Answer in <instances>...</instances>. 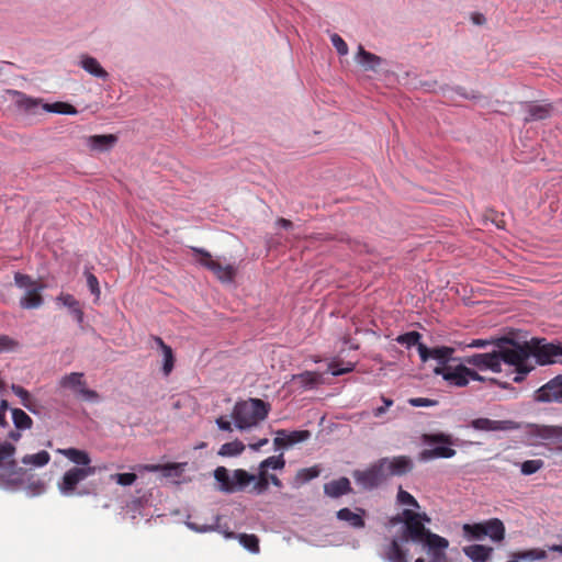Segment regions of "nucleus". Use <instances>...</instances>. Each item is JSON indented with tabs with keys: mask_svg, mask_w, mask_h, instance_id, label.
<instances>
[{
	"mask_svg": "<svg viewBox=\"0 0 562 562\" xmlns=\"http://www.w3.org/2000/svg\"><path fill=\"white\" fill-rule=\"evenodd\" d=\"M403 526L400 530L387 538V543L383 547L380 558L386 562H409V541L416 539L415 510L404 508L401 513Z\"/></svg>",
	"mask_w": 562,
	"mask_h": 562,
	"instance_id": "f257e3e1",
	"label": "nucleus"
},
{
	"mask_svg": "<svg viewBox=\"0 0 562 562\" xmlns=\"http://www.w3.org/2000/svg\"><path fill=\"white\" fill-rule=\"evenodd\" d=\"M420 442L427 448L418 452L417 459L426 463L436 459L453 458L457 453L453 447L459 445V439L448 432L436 431L423 434Z\"/></svg>",
	"mask_w": 562,
	"mask_h": 562,
	"instance_id": "f03ea898",
	"label": "nucleus"
},
{
	"mask_svg": "<svg viewBox=\"0 0 562 562\" xmlns=\"http://www.w3.org/2000/svg\"><path fill=\"white\" fill-rule=\"evenodd\" d=\"M271 409L269 402L261 398L250 397L247 401H238L234 405L232 418L235 427L240 430H248L266 419Z\"/></svg>",
	"mask_w": 562,
	"mask_h": 562,
	"instance_id": "7ed1b4c3",
	"label": "nucleus"
},
{
	"mask_svg": "<svg viewBox=\"0 0 562 562\" xmlns=\"http://www.w3.org/2000/svg\"><path fill=\"white\" fill-rule=\"evenodd\" d=\"M213 476L216 483V490L224 494L243 492L256 479L255 474L249 473L244 469L229 471L223 465H218L213 471Z\"/></svg>",
	"mask_w": 562,
	"mask_h": 562,
	"instance_id": "20e7f679",
	"label": "nucleus"
},
{
	"mask_svg": "<svg viewBox=\"0 0 562 562\" xmlns=\"http://www.w3.org/2000/svg\"><path fill=\"white\" fill-rule=\"evenodd\" d=\"M14 284L16 288L24 290V295L20 299V306L24 310L38 308L44 304L42 291L46 289V284L42 281L34 280L31 276L15 272Z\"/></svg>",
	"mask_w": 562,
	"mask_h": 562,
	"instance_id": "39448f33",
	"label": "nucleus"
},
{
	"mask_svg": "<svg viewBox=\"0 0 562 562\" xmlns=\"http://www.w3.org/2000/svg\"><path fill=\"white\" fill-rule=\"evenodd\" d=\"M531 356L540 367L562 364V341H549L544 337L531 338Z\"/></svg>",
	"mask_w": 562,
	"mask_h": 562,
	"instance_id": "423d86ee",
	"label": "nucleus"
},
{
	"mask_svg": "<svg viewBox=\"0 0 562 562\" xmlns=\"http://www.w3.org/2000/svg\"><path fill=\"white\" fill-rule=\"evenodd\" d=\"M385 462L379 459L363 470H353L351 475L355 483L366 492L374 491L385 484L387 482L383 468Z\"/></svg>",
	"mask_w": 562,
	"mask_h": 562,
	"instance_id": "0eeeda50",
	"label": "nucleus"
},
{
	"mask_svg": "<svg viewBox=\"0 0 562 562\" xmlns=\"http://www.w3.org/2000/svg\"><path fill=\"white\" fill-rule=\"evenodd\" d=\"M194 260L202 267L212 271L222 283H232L236 277V268L233 265L223 266L214 260L212 255L204 248L191 247Z\"/></svg>",
	"mask_w": 562,
	"mask_h": 562,
	"instance_id": "6e6552de",
	"label": "nucleus"
},
{
	"mask_svg": "<svg viewBox=\"0 0 562 562\" xmlns=\"http://www.w3.org/2000/svg\"><path fill=\"white\" fill-rule=\"evenodd\" d=\"M409 543L420 546L422 550L428 554L430 562H440L448 557L449 540L432 531H426L422 537L418 535Z\"/></svg>",
	"mask_w": 562,
	"mask_h": 562,
	"instance_id": "1a4fd4ad",
	"label": "nucleus"
},
{
	"mask_svg": "<svg viewBox=\"0 0 562 562\" xmlns=\"http://www.w3.org/2000/svg\"><path fill=\"white\" fill-rule=\"evenodd\" d=\"M456 348L451 346L440 345L428 347L427 345L418 346V356L423 363L429 360L437 362L436 368H448L451 363L462 360V357H456Z\"/></svg>",
	"mask_w": 562,
	"mask_h": 562,
	"instance_id": "9d476101",
	"label": "nucleus"
},
{
	"mask_svg": "<svg viewBox=\"0 0 562 562\" xmlns=\"http://www.w3.org/2000/svg\"><path fill=\"white\" fill-rule=\"evenodd\" d=\"M26 471L19 467L15 460H9L0 465V490L15 493L25 484Z\"/></svg>",
	"mask_w": 562,
	"mask_h": 562,
	"instance_id": "9b49d317",
	"label": "nucleus"
},
{
	"mask_svg": "<svg viewBox=\"0 0 562 562\" xmlns=\"http://www.w3.org/2000/svg\"><path fill=\"white\" fill-rule=\"evenodd\" d=\"M468 363L459 360L451 363L448 368H434L432 373L441 376L448 385L454 387L468 386Z\"/></svg>",
	"mask_w": 562,
	"mask_h": 562,
	"instance_id": "f8f14e48",
	"label": "nucleus"
},
{
	"mask_svg": "<svg viewBox=\"0 0 562 562\" xmlns=\"http://www.w3.org/2000/svg\"><path fill=\"white\" fill-rule=\"evenodd\" d=\"M533 401L537 403L562 404V374L550 379L547 383L533 392Z\"/></svg>",
	"mask_w": 562,
	"mask_h": 562,
	"instance_id": "ddd939ff",
	"label": "nucleus"
},
{
	"mask_svg": "<svg viewBox=\"0 0 562 562\" xmlns=\"http://www.w3.org/2000/svg\"><path fill=\"white\" fill-rule=\"evenodd\" d=\"M468 427L484 432L513 431L520 429V424L512 419L494 420L487 417H479L470 420Z\"/></svg>",
	"mask_w": 562,
	"mask_h": 562,
	"instance_id": "4468645a",
	"label": "nucleus"
},
{
	"mask_svg": "<svg viewBox=\"0 0 562 562\" xmlns=\"http://www.w3.org/2000/svg\"><path fill=\"white\" fill-rule=\"evenodd\" d=\"M498 351L504 360V363L513 367H519L520 363L527 362L529 358H532L531 339L529 341L518 340L508 349Z\"/></svg>",
	"mask_w": 562,
	"mask_h": 562,
	"instance_id": "2eb2a0df",
	"label": "nucleus"
},
{
	"mask_svg": "<svg viewBox=\"0 0 562 562\" xmlns=\"http://www.w3.org/2000/svg\"><path fill=\"white\" fill-rule=\"evenodd\" d=\"M524 111L526 113L524 117V123L529 124L532 122L544 121L552 116L554 112V106L551 102H537V101H526L521 103Z\"/></svg>",
	"mask_w": 562,
	"mask_h": 562,
	"instance_id": "dca6fc26",
	"label": "nucleus"
},
{
	"mask_svg": "<svg viewBox=\"0 0 562 562\" xmlns=\"http://www.w3.org/2000/svg\"><path fill=\"white\" fill-rule=\"evenodd\" d=\"M380 460L386 461L383 468L387 480L391 476H403L414 469V462L408 456L383 457Z\"/></svg>",
	"mask_w": 562,
	"mask_h": 562,
	"instance_id": "f3484780",
	"label": "nucleus"
},
{
	"mask_svg": "<svg viewBox=\"0 0 562 562\" xmlns=\"http://www.w3.org/2000/svg\"><path fill=\"white\" fill-rule=\"evenodd\" d=\"M81 482L80 476L76 468H71L66 471L58 482V491L63 496L69 497L72 495L85 496L89 495L90 492L87 488H77V485Z\"/></svg>",
	"mask_w": 562,
	"mask_h": 562,
	"instance_id": "a211bd4d",
	"label": "nucleus"
},
{
	"mask_svg": "<svg viewBox=\"0 0 562 562\" xmlns=\"http://www.w3.org/2000/svg\"><path fill=\"white\" fill-rule=\"evenodd\" d=\"M221 519H222V516L216 515L214 517L213 522L210 525H207V524L201 525V524H198L194 521H186V525L189 529H191L195 532L204 533V532H210V531H217V532L222 533L225 539H235L238 533H235L234 531H232L227 524L222 525Z\"/></svg>",
	"mask_w": 562,
	"mask_h": 562,
	"instance_id": "6ab92c4d",
	"label": "nucleus"
},
{
	"mask_svg": "<svg viewBox=\"0 0 562 562\" xmlns=\"http://www.w3.org/2000/svg\"><path fill=\"white\" fill-rule=\"evenodd\" d=\"M367 510L362 507H356L355 512L348 507H342L336 512V518L347 522L353 529H362L366 527Z\"/></svg>",
	"mask_w": 562,
	"mask_h": 562,
	"instance_id": "aec40b11",
	"label": "nucleus"
},
{
	"mask_svg": "<svg viewBox=\"0 0 562 562\" xmlns=\"http://www.w3.org/2000/svg\"><path fill=\"white\" fill-rule=\"evenodd\" d=\"M119 137L115 134H94L87 138V146L92 151L109 153L117 144Z\"/></svg>",
	"mask_w": 562,
	"mask_h": 562,
	"instance_id": "412c9836",
	"label": "nucleus"
},
{
	"mask_svg": "<svg viewBox=\"0 0 562 562\" xmlns=\"http://www.w3.org/2000/svg\"><path fill=\"white\" fill-rule=\"evenodd\" d=\"M355 60L366 71L374 72L378 71L383 64H385V59L371 52L366 50V48L362 45L358 46L357 53L355 55Z\"/></svg>",
	"mask_w": 562,
	"mask_h": 562,
	"instance_id": "4be33fe9",
	"label": "nucleus"
},
{
	"mask_svg": "<svg viewBox=\"0 0 562 562\" xmlns=\"http://www.w3.org/2000/svg\"><path fill=\"white\" fill-rule=\"evenodd\" d=\"M55 301L57 304L68 308L69 314L74 317L80 327L83 325V310L80 305V302L72 294L61 292L58 296H56Z\"/></svg>",
	"mask_w": 562,
	"mask_h": 562,
	"instance_id": "5701e85b",
	"label": "nucleus"
},
{
	"mask_svg": "<svg viewBox=\"0 0 562 562\" xmlns=\"http://www.w3.org/2000/svg\"><path fill=\"white\" fill-rule=\"evenodd\" d=\"M351 493H353V490L347 476H340L324 484V494L330 498H339Z\"/></svg>",
	"mask_w": 562,
	"mask_h": 562,
	"instance_id": "b1692460",
	"label": "nucleus"
},
{
	"mask_svg": "<svg viewBox=\"0 0 562 562\" xmlns=\"http://www.w3.org/2000/svg\"><path fill=\"white\" fill-rule=\"evenodd\" d=\"M79 66L94 78L106 81L110 77L109 72L102 67L100 61L90 55H81Z\"/></svg>",
	"mask_w": 562,
	"mask_h": 562,
	"instance_id": "393cba45",
	"label": "nucleus"
},
{
	"mask_svg": "<svg viewBox=\"0 0 562 562\" xmlns=\"http://www.w3.org/2000/svg\"><path fill=\"white\" fill-rule=\"evenodd\" d=\"M462 551L472 562H490L494 549L490 546L474 543L463 547Z\"/></svg>",
	"mask_w": 562,
	"mask_h": 562,
	"instance_id": "a878e982",
	"label": "nucleus"
},
{
	"mask_svg": "<svg viewBox=\"0 0 562 562\" xmlns=\"http://www.w3.org/2000/svg\"><path fill=\"white\" fill-rule=\"evenodd\" d=\"M484 538H488L493 542H502L505 539V525L499 518H490L483 520Z\"/></svg>",
	"mask_w": 562,
	"mask_h": 562,
	"instance_id": "bb28decb",
	"label": "nucleus"
},
{
	"mask_svg": "<svg viewBox=\"0 0 562 562\" xmlns=\"http://www.w3.org/2000/svg\"><path fill=\"white\" fill-rule=\"evenodd\" d=\"M292 381L297 383L300 390L310 391L316 389L322 383V375L316 371H304L293 374Z\"/></svg>",
	"mask_w": 562,
	"mask_h": 562,
	"instance_id": "cd10ccee",
	"label": "nucleus"
},
{
	"mask_svg": "<svg viewBox=\"0 0 562 562\" xmlns=\"http://www.w3.org/2000/svg\"><path fill=\"white\" fill-rule=\"evenodd\" d=\"M9 93L15 98L16 106L30 114H37L38 109L42 108L40 99L29 97L24 92L18 90H9Z\"/></svg>",
	"mask_w": 562,
	"mask_h": 562,
	"instance_id": "c85d7f7f",
	"label": "nucleus"
},
{
	"mask_svg": "<svg viewBox=\"0 0 562 562\" xmlns=\"http://www.w3.org/2000/svg\"><path fill=\"white\" fill-rule=\"evenodd\" d=\"M153 340L155 342L156 348L159 349L164 356L161 370L164 375L167 376L171 373L175 366L173 350L170 346L166 345L165 341L158 336H153Z\"/></svg>",
	"mask_w": 562,
	"mask_h": 562,
	"instance_id": "c756f323",
	"label": "nucleus"
},
{
	"mask_svg": "<svg viewBox=\"0 0 562 562\" xmlns=\"http://www.w3.org/2000/svg\"><path fill=\"white\" fill-rule=\"evenodd\" d=\"M153 340L155 342L156 348L159 349L164 356L161 370L164 375L167 376L171 373L175 366L173 350L170 346L166 345L165 341L158 336H153Z\"/></svg>",
	"mask_w": 562,
	"mask_h": 562,
	"instance_id": "7c9ffc66",
	"label": "nucleus"
},
{
	"mask_svg": "<svg viewBox=\"0 0 562 562\" xmlns=\"http://www.w3.org/2000/svg\"><path fill=\"white\" fill-rule=\"evenodd\" d=\"M153 340L155 342L156 348L159 349L164 356L161 370L164 375L167 376L171 373L175 366L173 350L170 346L166 345L165 341L158 336H153Z\"/></svg>",
	"mask_w": 562,
	"mask_h": 562,
	"instance_id": "2f4dec72",
	"label": "nucleus"
},
{
	"mask_svg": "<svg viewBox=\"0 0 562 562\" xmlns=\"http://www.w3.org/2000/svg\"><path fill=\"white\" fill-rule=\"evenodd\" d=\"M532 434L542 440L562 442V426L532 425Z\"/></svg>",
	"mask_w": 562,
	"mask_h": 562,
	"instance_id": "473e14b6",
	"label": "nucleus"
},
{
	"mask_svg": "<svg viewBox=\"0 0 562 562\" xmlns=\"http://www.w3.org/2000/svg\"><path fill=\"white\" fill-rule=\"evenodd\" d=\"M10 389L12 393L21 400V404L24 408L34 415L40 414V405L35 400L32 398L31 393L26 389L15 383H12Z\"/></svg>",
	"mask_w": 562,
	"mask_h": 562,
	"instance_id": "72a5a7b5",
	"label": "nucleus"
},
{
	"mask_svg": "<svg viewBox=\"0 0 562 562\" xmlns=\"http://www.w3.org/2000/svg\"><path fill=\"white\" fill-rule=\"evenodd\" d=\"M439 91L441 92V94L443 97H446L448 99H452L449 95L450 92H454L458 95H460L461 98L467 99V100H472V101H480V100L484 99V95L482 93H480L479 91H475V90L468 91L462 86L450 87L448 85H442V86H439Z\"/></svg>",
	"mask_w": 562,
	"mask_h": 562,
	"instance_id": "f704fd0d",
	"label": "nucleus"
},
{
	"mask_svg": "<svg viewBox=\"0 0 562 562\" xmlns=\"http://www.w3.org/2000/svg\"><path fill=\"white\" fill-rule=\"evenodd\" d=\"M58 452L79 467L88 465L91 463L90 454L83 449L70 447L58 449Z\"/></svg>",
	"mask_w": 562,
	"mask_h": 562,
	"instance_id": "c9c22d12",
	"label": "nucleus"
},
{
	"mask_svg": "<svg viewBox=\"0 0 562 562\" xmlns=\"http://www.w3.org/2000/svg\"><path fill=\"white\" fill-rule=\"evenodd\" d=\"M321 474V469L317 465L300 469L293 481H292V487L293 488H300L302 485L311 482L312 480L318 477Z\"/></svg>",
	"mask_w": 562,
	"mask_h": 562,
	"instance_id": "e433bc0d",
	"label": "nucleus"
},
{
	"mask_svg": "<svg viewBox=\"0 0 562 562\" xmlns=\"http://www.w3.org/2000/svg\"><path fill=\"white\" fill-rule=\"evenodd\" d=\"M82 372H71L69 374L64 375L59 384L64 389L71 390L76 395L79 393V389L86 385V381L83 380Z\"/></svg>",
	"mask_w": 562,
	"mask_h": 562,
	"instance_id": "4c0bfd02",
	"label": "nucleus"
},
{
	"mask_svg": "<svg viewBox=\"0 0 562 562\" xmlns=\"http://www.w3.org/2000/svg\"><path fill=\"white\" fill-rule=\"evenodd\" d=\"M12 423L18 430H29L33 427V419L22 408L11 409Z\"/></svg>",
	"mask_w": 562,
	"mask_h": 562,
	"instance_id": "58836bf2",
	"label": "nucleus"
},
{
	"mask_svg": "<svg viewBox=\"0 0 562 562\" xmlns=\"http://www.w3.org/2000/svg\"><path fill=\"white\" fill-rule=\"evenodd\" d=\"M420 339H422V334L419 331L409 330V331L398 335L395 338V341L398 345L405 347L406 349H411L413 347H416L418 349L419 345H425L424 342L420 341Z\"/></svg>",
	"mask_w": 562,
	"mask_h": 562,
	"instance_id": "ea45409f",
	"label": "nucleus"
},
{
	"mask_svg": "<svg viewBox=\"0 0 562 562\" xmlns=\"http://www.w3.org/2000/svg\"><path fill=\"white\" fill-rule=\"evenodd\" d=\"M50 461V454L46 450H41L34 454H25L21 462L24 465H32L34 468H43Z\"/></svg>",
	"mask_w": 562,
	"mask_h": 562,
	"instance_id": "a19ab883",
	"label": "nucleus"
},
{
	"mask_svg": "<svg viewBox=\"0 0 562 562\" xmlns=\"http://www.w3.org/2000/svg\"><path fill=\"white\" fill-rule=\"evenodd\" d=\"M285 467V459L283 453L268 457L259 463L258 470L262 473H268V470L280 471Z\"/></svg>",
	"mask_w": 562,
	"mask_h": 562,
	"instance_id": "79ce46f5",
	"label": "nucleus"
},
{
	"mask_svg": "<svg viewBox=\"0 0 562 562\" xmlns=\"http://www.w3.org/2000/svg\"><path fill=\"white\" fill-rule=\"evenodd\" d=\"M244 450H245L244 442L240 441L239 439H235L233 441L223 443L221 446L217 454L221 457L232 458V457H237V456L241 454L244 452Z\"/></svg>",
	"mask_w": 562,
	"mask_h": 562,
	"instance_id": "37998d69",
	"label": "nucleus"
},
{
	"mask_svg": "<svg viewBox=\"0 0 562 562\" xmlns=\"http://www.w3.org/2000/svg\"><path fill=\"white\" fill-rule=\"evenodd\" d=\"M491 359V352L474 353L462 357V360L470 366L475 367L480 371H486Z\"/></svg>",
	"mask_w": 562,
	"mask_h": 562,
	"instance_id": "c03bdc74",
	"label": "nucleus"
},
{
	"mask_svg": "<svg viewBox=\"0 0 562 562\" xmlns=\"http://www.w3.org/2000/svg\"><path fill=\"white\" fill-rule=\"evenodd\" d=\"M239 544L250 553H259V538L254 533H238L237 537Z\"/></svg>",
	"mask_w": 562,
	"mask_h": 562,
	"instance_id": "a18cd8bd",
	"label": "nucleus"
},
{
	"mask_svg": "<svg viewBox=\"0 0 562 562\" xmlns=\"http://www.w3.org/2000/svg\"><path fill=\"white\" fill-rule=\"evenodd\" d=\"M134 470L142 472V471H148V472H157L162 471L164 476H172L176 474V463L169 462L166 465H159V464H138L134 468Z\"/></svg>",
	"mask_w": 562,
	"mask_h": 562,
	"instance_id": "49530a36",
	"label": "nucleus"
},
{
	"mask_svg": "<svg viewBox=\"0 0 562 562\" xmlns=\"http://www.w3.org/2000/svg\"><path fill=\"white\" fill-rule=\"evenodd\" d=\"M517 554L520 562L541 561L548 558L547 550L541 548H532L524 551H518Z\"/></svg>",
	"mask_w": 562,
	"mask_h": 562,
	"instance_id": "de8ad7c7",
	"label": "nucleus"
},
{
	"mask_svg": "<svg viewBox=\"0 0 562 562\" xmlns=\"http://www.w3.org/2000/svg\"><path fill=\"white\" fill-rule=\"evenodd\" d=\"M46 483L42 480L31 481L30 477L25 480V484L22 490L25 491L27 497H36L43 495L46 492Z\"/></svg>",
	"mask_w": 562,
	"mask_h": 562,
	"instance_id": "09e8293b",
	"label": "nucleus"
},
{
	"mask_svg": "<svg viewBox=\"0 0 562 562\" xmlns=\"http://www.w3.org/2000/svg\"><path fill=\"white\" fill-rule=\"evenodd\" d=\"M463 533L469 540H477L481 541L484 538V525L483 521L473 522V524H464L463 525Z\"/></svg>",
	"mask_w": 562,
	"mask_h": 562,
	"instance_id": "8fccbe9b",
	"label": "nucleus"
},
{
	"mask_svg": "<svg viewBox=\"0 0 562 562\" xmlns=\"http://www.w3.org/2000/svg\"><path fill=\"white\" fill-rule=\"evenodd\" d=\"M356 364L350 361L336 360L328 364V370L331 375L340 376L350 373L355 370Z\"/></svg>",
	"mask_w": 562,
	"mask_h": 562,
	"instance_id": "3c124183",
	"label": "nucleus"
},
{
	"mask_svg": "<svg viewBox=\"0 0 562 562\" xmlns=\"http://www.w3.org/2000/svg\"><path fill=\"white\" fill-rule=\"evenodd\" d=\"M284 434H285V446H288L289 448H291L292 446L296 445V443H301V442H304L306 441L307 439H310L311 437V431L310 430H286L284 429Z\"/></svg>",
	"mask_w": 562,
	"mask_h": 562,
	"instance_id": "603ef678",
	"label": "nucleus"
},
{
	"mask_svg": "<svg viewBox=\"0 0 562 562\" xmlns=\"http://www.w3.org/2000/svg\"><path fill=\"white\" fill-rule=\"evenodd\" d=\"M519 467L520 473L522 475L529 476L541 470L544 467V461L542 459H530L522 461Z\"/></svg>",
	"mask_w": 562,
	"mask_h": 562,
	"instance_id": "864d4df0",
	"label": "nucleus"
},
{
	"mask_svg": "<svg viewBox=\"0 0 562 562\" xmlns=\"http://www.w3.org/2000/svg\"><path fill=\"white\" fill-rule=\"evenodd\" d=\"M269 488L268 473H262L259 471L258 475H256L255 481H252L251 493L256 495L265 494Z\"/></svg>",
	"mask_w": 562,
	"mask_h": 562,
	"instance_id": "5fc2aeb1",
	"label": "nucleus"
},
{
	"mask_svg": "<svg viewBox=\"0 0 562 562\" xmlns=\"http://www.w3.org/2000/svg\"><path fill=\"white\" fill-rule=\"evenodd\" d=\"M396 501L401 505L411 506L414 509L419 508V503L417 499L409 492L403 490L402 486L398 487Z\"/></svg>",
	"mask_w": 562,
	"mask_h": 562,
	"instance_id": "6e6d98bb",
	"label": "nucleus"
},
{
	"mask_svg": "<svg viewBox=\"0 0 562 562\" xmlns=\"http://www.w3.org/2000/svg\"><path fill=\"white\" fill-rule=\"evenodd\" d=\"M83 274L87 279V286H88L90 293L94 296V301H98L100 299V294H101L98 278L92 272H90L88 269L85 270Z\"/></svg>",
	"mask_w": 562,
	"mask_h": 562,
	"instance_id": "4d7b16f0",
	"label": "nucleus"
},
{
	"mask_svg": "<svg viewBox=\"0 0 562 562\" xmlns=\"http://www.w3.org/2000/svg\"><path fill=\"white\" fill-rule=\"evenodd\" d=\"M415 522L416 533H418L419 537L425 536L426 531H431L426 527V524L430 522V518L426 513L415 512Z\"/></svg>",
	"mask_w": 562,
	"mask_h": 562,
	"instance_id": "13d9d810",
	"label": "nucleus"
},
{
	"mask_svg": "<svg viewBox=\"0 0 562 562\" xmlns=\"http://www.w3.org/2000/svg\"><path fill=\"white\" fill-rule=\"evenodd\" d=\"M491 341H493L492 346L497 348L496 350H506L512 347L513 344L517 342L518 339L508 335H503L498 337H492Z\"/></svg>",
	"mask_w": 562,
	"mask_h": 562,
	"instance_id": "bf43d9fd",
	"label": "nucleus"
},
{
	"mask_svg": "<svg viewBox=\"0 0 562 562\" xmlns=\"http://www.w3.org/2000/svg\"><path fill=\"white\" fill-rule=\"evenodd\" d=\"M402 83L412 90H420L419 83L422 80L415 71H405L402 77Z\"/></svg>",
	"mask_w": 562,
	"mask_h": 562,
	"instance_id": "052dcab7",
	"label": "nucleus"
},
{
	"mask_svg": "<svg viewBox=\"0 0 562 562\" xmlns=\"http://www.w3.org/2000/svg\"><path fill=\"white\" fill-rule=\"evenodd\" d=\"M112 479L121 486H131L136 482L137 474L135 472L115 473Z\"/></svg>",
	"mask_w": 562,
	"mask_h": 562,
	"instance_id": "680f3d73",
	"label": "nucleus"
},
{
	"mask_svg": "<svg viewBox=\"0 0 562 562\" xmlns=\"http://www.w3.org/2000/svg\"><path fill=\"white\" fill-rule=\"evenodd\" d=\"M331 45L337 50L339 56H346L349 52L346 41L337 33L330 35Z\"/></svg>",
	"mask_w": 562,
	"mask_h": 562,
	"instance_id": "e2e57ef3",
	"label": "nucleus"
},
{
	"mask_svg": "<svg viewBox=\"0 0 562 562\" xmlns=\"http://www.w3.org/2000/svg\"><path fill=\"white\" fill-rule=\"evenodd\" d=\"M532 369L533 368L527 362H522L519 364V367H515V375L513 378V382L521 383Z\"/></svg>",
	"mask_w": 562,
	"mask_h": 562,
	"instance_id": "0e129e2a",
	"label": "nucleus"
},
{
	"mask_svg": "<svg viewBox=\"0 0 562 562\" xmlns=\"http://www.w3.org/2000/svg\"><path fill=\"white\" fill-rule=\"evenodd\" d=\"M19 346V342L8 335H0V353L12 352Z\"/></svg>",
	"mask_w": 562,
	"mask_h": 562,
	"instance_id": "69168bd1",
	"label": "nucleus"
},
{
	"mask_svg": "<svg viewBox=\"0 0 562 562\" xmlns=\"http://www.w3.org/2000/svg\"><path fill=\"white\" fill-rule=\"evenodd\" d=\"M502 362H504L498 350L491 351V359L488 362L487 370L498 373L502 371Z\"/></svg>",
	"mask_w": 562,
	"mask_h": 562,
	"instance_id": "338daca9",
	"label": "nucleus"
},
{
	"mask_svg": "<svg viewBox=\"0 0 562 562\" xmlns=\"http://www.w3.org/2000/svg\"><path fill=\"white\" fill-rule=\"evenodd\" d=\"M77 395L80 396L83 401L90 403H98L100 401L99 393L94 390L88 389L86 385L79 389V393Z\"/></svg>",
	"mask_w": 562,
	"mask_h": 562,
	"instance_id": "774afa93",
	"label": "nucleus"
}]
</instances>
